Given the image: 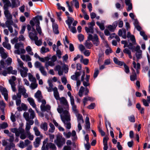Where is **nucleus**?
Instances as JSON below:
<instances>
[{
  "instance_id": "64",
  "label": "nucleus",
  "mask_w": 150,
  "mask_h": 150,
  "mask_svg": "<svg viewBox=\"0 0 150 150\" xmlns=\"http://www.w3.org/2000/svg\"><path fill=\"white\" fill-rule=\"evenodd\" d=\"M78 38L80 42L83 41L84 39V36L81 34H79L78 36Z\"/></svg>"
},
{
  "instance_id": "4",
  "label": "nucleus",
  "mask_w": 150,
  "mask_h": 150,
  "mask_svg": "<svg viewBox=\"0 0 150 150\" xmlns=\"http://www.w3.org/2000/svg\"><path fill=\"white\" fill-rule=\"evenodd\" d=\"M42 17L41 16H38L33 19L36 26V29L40 35H43L42 33V30L40 26V20H42Z\"/></svg>"
},
{
  "instance_id": "51",
  "label": "nucleus",
  "mask_w": 150,
  "mask_h": 150,
  "mask_svg": "<svg viewBox=\"0 0 150 150\" xmlns=\"http://www.w3.org/2000/svg\"><path fill=\"white\" fill-rule=\"evenodd\" d=\"M17 61L18 63L19 67H18V68H22L23 67H24L23 66V63L21 60V59L19 58L17 59Z\"/></svg>"
},
{
  "instance_id": "56",
  "label": "nucleus",
  "mask_w": 150,
  "mask_h": 150,
  "mask_svg": "<svg viewBox=\"0 0 150 150\" xmlns=\"http://www.w3.org/2000/svg\"><path fill=\"white\" fill-rule=\"evenodd\" d=\"M128 119L129 121L131 122H135V117L133 115L128 116Z\"/></svg>"
},
{
  "instance_id": "54",
  "label": "nucleus",
  "mask_w": 150,
  "mask_h": 150,
  "mask_svg": "<svg viewBox=\"0 0 150 150\" xmlns=\"http://www.w3.org/2000/svg\"><path fill=\"white\" fill-rule=\"evenodd\" d=\"M39 70L40 71V72L42 75L45 76H46L47 72L45 70V68L43 66L42 67H41V68H40Z\"/></svg>"
},
{
  "instance_id": "28",
  "label": "nucleus",
  "mask_w": 150,
  "mask_h": 150,
  "mask_svg": "<svg viewBox=\"0 0 150 150\" xmlns=\"http://www.w3.org/2000/svg\"><path fill=\"white\" fill-rule=\"evenodd\" d=\"M130 50L129 48H125L123 50V52L124 53L128 54L129 58L132 59V57Z\"/></svg>"
},
{
  "instance_id": "58",
  "label": "nucleus",
  "mask_w": 150,
  "mask_h": 150,
  "mask_svg": "<svg viewBox=\"0 0 150 150\" xmlns=\"http://www.w3.org/2000/svg\"><path fill=\"white\" fill-rule=\"evenodd\" d=\"M34 66L36 68H39V69H40V68L43 67L41 63L38 61H37L35 62Z\"/></svg>"
},
{
  "instance_id": "25",
  "label": "nucleus",
  "mask_w": 150,
  "mask_h": 150,
  "mask_svg": "<svg viewBox=\"0 0 150 150\" xmlns=\"http://www.w3.org/2000/svg\"><path fill=\"white\" fill-rule=\"evenodd\" d=\"M81 72L80 71H76L75 75H73L71 76V79L72 80L76 81L78 80V78L80 76Z\"/></svg>"
},
{
  "instance_id": "36",
  "label": "nucleus",
  "mask_w": 150,
  "mask_h": 150,
  "mask_svg": "<svg viewBox=\"0 0 150 150\" xmlns=\"http://www.w3.org/2000/svg\"><path fill=\"white\" fill-rule=\"evenodd\" d=\"M74 3V6L75 8H78L79 7V4L77 0H73L71 2V6L73 5Z\"/></svg>"
},
{
  "instance_id": "34",
  "label": "nucleus",
  "mask_w": 150,
  "mask_h": 150,
  "mask_svg": "<svg viewBox=\"0 0 150 150\" xmlns=\"http://www.w3.org/2000/svg\"><path fill=\"white\" fill-rule=\"evenodd\" d=\"M133 71V75L130 76V79L131 81H134L135 80L137 79V75L135 73V70L133 69H132Z\"/></svg>"
},
{
  "instance_id": "55",
  "label": "nucleus",
  "mask_w": 150,
  "mask_h": 150,
  "mask_svg": "<svg viewBox=\"0 0 150 150\" xmlns=\"http://www.w3.org/2000/svg\"><path fill=\"white\" fill-rule=\"evenodd\" d=\"M72 106V109L73 111L75 114H77L78 113V111L77 109V107L76 105H75L74 103L73 104H71Z\"/></svg>"
},
{
  "instance_id": "21",
  "label": "nucleus",
  "mask_w": 150,
  "mask_h": 150,
  "mask_svg": "<svg viewBox=\"0 0 150 150\" xmlns=\"http://www.w3.org/2000/svg\"><path fill=\"white\" fill-rule=\"evenodd\" d=\"M40 108L42 111L48 112L50 110L51 107L49 105H46L40 106Z\"/></svg>"
},
{
  "instance_id": "30",
  "label": "nucleus",
  "mask_w": 150,
  "mask_h": 150,
  "mask_svg": "<svg viewBox=\"0 0 150 150\" xmlns=\"http://www.w3.org/2000/svg\"><path fill=\"white\" fill-rule=\"evenodd\" d=\"M33 130L35 132V134L36 136H40L41 138L42 137V135L41 134L40 132L36 127H34Z\"/></svg>"
},
{
  "instance_id": "22",
  "label": "nucleus",
  "mask_w": 150,
  "mask_h": 150,
  "mask_svg": "<svg viewBox=\"0 0 150 150\" xmlns=\"http://www.w3.org/2000/svg\"><path fill=\"white\" fill-rule=\"evenodd\" d=\"M35 96L37 99L38 102H41L42 97L41 95V92L40 91H38L35 93Z\"/></svg>"
},
{
  "instance_id": "33",
  "label": "nucleus",
  "mask_w": 150,
  "mask_h": 150,
  "mask_svg": "<svg viewBox=\"0 0 150 150\" xmlns=\"http://www.w3.org/2000/svg\"><path fill=\"white\" fill-rule=\"evenodd\" d=\"M113 61L115 64L120 66L124 65V64H125L124 62L118 60L117 59L116 57L113 58Z\"/></svg>"
},
{
  "instance_id": "3",
  "label": "nucleus",
  "mask_w": 150,
  "mask_h": 150,
  "mask_svg": "<svg viewBox=\"0 0 150 150\" xmlns=\"http://www.w3.org/2000/svg\"><path fill=\"white\" fill-rule=\"evenodd\" d=\"M2 1L4 4L3 7L4 14L7 19L5 22L6 26L8 28L10 32L12 33L13 30L10 25L13 24V21L12 20V15L8 10L9 7H11V4L9 0H2Z\"/></svg>"
},
{
  "instance_id": "1",
  "label": "nucleus",
  "mask_w": 150,
  "mask_h": 150,
  "mask_svg": "<svg viewBox=\"0 0 150 150\" xmlns=\"http://www.w3.org/2000/svg\"><path fill=\"white\" fill-rule=\"evenodd\" d=\"M59 100L60 104L66 110H64L63 108H57L58 112L60 114L61 119L64 124V126L68 129L71 128L70 123L71 117L70 114L68 111L69 110V105L67 100L64 97H62Z\"/></svg>"
},
{
  "instance_id": "37",
  "label": "nucleus",
  "mask_w": 150,
  "mask_h": 150,
  "mask_svg": "<svg viewBox=\"0 0 150 150\" xmlns=\"http://www.w3.org/2000/svg\"><path fill=\"white\" fill-rule=\"evenodd\" d=\"M40 140V137H38L36 138L35 141L34 142V145L35 147H37L39 146Z\"/></svg>"
},
{
  "instance_id": "24",
  "label": "nucleus",
  "mask_w": 150,
  "mask_h": 150,
  "mask_svg": "<svg viewBox=\"0 0 150 150\" xmlns=\"http://www.w3.org/2000/svg\"><path fill=\"white\" fill-rule=\"evenodd\" d=\"M54 98L57 100H59L61 98L59 97V95L57 90V88L55 87L54 89Z\"/></svg>"
},
{
  "instance_id": "2",
  "label": "nucleus",
  "mask_w": 150,
  "mask_h": 150,
  "mask_svg": "<svg viewBox=\"0 0 150 150\" xmlns=\"http://www.w3.org/2000/svg\"><path fill=\"white\" fill-rule=\"evenodd\" d=\"M26 124L25 131L23 128V124H21L20 126L18 128H13L10 129L11 132L13 133H14L15 135L17 137L20 136V139H24L26 138V134L30 133V129L31 128V125H32L34 123V121L31 120L30 121H27Z\"/></svg>"
},
{
  "instance_id": "19",
  "label": "nucleus",
  "mask_w": 150,
  "mask_h": 150,
  "mask_svg": "<svg viewBox=\"0 0 150 150\" xmlns=\"http://www.w3.org/2000/svg\"><path fill=\"white\" fill-rule=\"evenodd\" d=\"M47 83L48 84L49 87L46 86V88L47 89L48 92H51L52 91H54V88H53V84L52 82V81L50 80H48Z\"/></svg>"
},
{
  "instance_id": "63",
  "label": "nucleus",
  "mask_w": 150,
  "mask_h": 150,
  "mask_svg": "<svg viewBox=\"0 0 150 150\" xmlns=\"http://www.w3.org/2000/svg\"><path fill=\"white\" fill-rule=\"evenodd\" d=\"M63 134L66 138H70V137L71 136V132H69L68 133L64 132L63 133Z\"/></svg>"
},
{
  "instance_id": "13",
  "label": "nucleus",
  "mask_w": 150,
  "mask_h": 150,
  "mask_svg": "<svg viewBox=\"0 0 150 150\" xmlns=\"http://www.w3.org/2000/svg\"><path fill=\"white\" fill-rule=\"evenodd\" d=\"M18 70L20 73L21 76L23 78L27 76L28 69L26 67H24L22 68H18Z\"/></svg>"
},
{
  "instance_id": "45",
  "label": "nucleus",
  "mask_w": 150,
  "mask_h": 150,
  "mask_svg": "<svg viewBox=\"0 0 150 150\" xmlns=\"http://www.w3.org/2000/svg\"><path fill=\"white\" fill-rule=\"evenodd\" d=\"M71 136L72 140H74L77 139V137L76 131L75 130H73L72 131Z\"/></svg>"
},
{
  "instance_id": "6",
  "label": "nucleus",
  "mask_w": 150,
  "mask_h": 150,
  "mask_svg": "<svg viewBox=\"0 0 150 150\" xmlns=\"http://www.w3.org/2000/svg\"><path fill=\"white\" fill-rule=\"evenodd\" d=\"M66 141L62 135H57L56 139L54 140V143L59 148L61 147L65 143Z\"/></svg>"
},
{
  "instance_id": "61",
  "label": "nucleus",
  "mask_w": 150,
  "mask_h": 150,
  "mask_svg": "<svg viewBox=\"0 0 150 150\" xmlns=\"http://www.w3.org/2000/svg\"><path fill=\"white\" fill-rule=\"evenodd\" d=\"M18 145L19 147L22 149L25 147L24 142L22 141H20L19 143L18 144Z\"/></svg>"
},
{
  "instance_id": "44",
  "label": "nucleus",
  "mask_w": 150,
  "mask_h": 150,
  "mask_svg": "<svg viewBox=\"0 0 150 150\" xmlns=\"http://www.w3.org/2000/svg\"><path fill=\"white\" fill-rule=\"evenodd\" d=\"M33 41H34L35 44L38 46H40L42 43V41L41 39H40L38 40V38L37 39Z\"/></svg>"
},
{
  "instance_id": "29",
  "label": "nucleus",
  "mask_w": 150,
  "mask_h": 150,
  "mask_svg": "<svg viewBox=\"0 0 150 150\" xmlns=\"http://www.w3.org/2000/svg\"><path fill=\"white\" fill-rule=\"evenodd\" d=\"M90 40L88 39L84 44L86 48L88 49H91L93 46L92 44L90 41Z\"/></svg>"
},
{
  "instance_id": "39",
  "label": "nucleus",
  "mask_w": 150,
  "mask_h": 150,
  "mask_svg": "<svg viewBox=\"0 0 150 150\" xmlns=\"http://www.w3.org/2000/svg\"><path fill=\"white\" fill-rule=\"evenodd\" d=\"M40 128L45 131H47V124L46 122H44L41 124Z\"/></svg>"
},
{
  "instance_id": "5",
  "label": "nucleus",
  "mask_w": 150,
  "mask_h": 150,
  "mask_svg": "<svg viewBox=\"0 0 150 150\" xmlns=\"http://www.w3.org/2000/svg\"><path fill=\"white\" fill-rule=\"evenodd\" d=\"M14 47L17 50H15V54H24L25 52V50L23 48V45L22 42H19L15 43Z\"/></svg>"
},
{
  "instance_id": "40",
  "label": "nucleus",
  "mask_w": 150,
  "mask_h": 150,
  "mask_svg": "<svg viewBox=\"0 0 150 150\" xmlns=\"http://www.w3.org/2000/svg\"><path fill=\"white\" fill-rule=\"evenodd\" d=\"M29 79L30 81L33 82H35L36 81L35 78L30 73L28 74Z\"/></svg>"
},
{
  "instance_id": "50",
  "label": "nucleus",
  "mask_w": 150,
  "mask_h": 150,
  "mask_svg": "<svg viewBox=\"0 0 150 150\" xmlns=\"http://www.w3.org/2000/svg\"><path fill=\"white\" fill-rule=\"evenodd\" d=\"M9 83L11 85L13 91L14 92H16V85L15 82L11 81L10 83Z\"/></svg>"
},
{
  "instance_id": "42",
  "label": "nucleus",
  "mask_w": 150,
  "mask_h": 150,
  "mask_svg": "<svg viewBox=\"0 0 150 150\" xmlns=\"http://www.w3.org/2000/svg\"><path fill=\"white\" fill-rule=\"evenodd\" d=\"M25 49L27 52L29 54L31 55H33V53L32 51V48L30 46H27L26 47Z\"/></svg>"
},
{
  "instance_id": "49",
  "label": "nucleus",
  "mask_w": 150,
  "mask_h": 150,
  "mask_svg": "<svg viewBox=\"0 0 150 150\" xmlns=\"http://www.w3.org/2000/svg\"><path fill=\"white\" fill-rule=\"evenodd\" d=\"M3 45L4 47L10 50L11 49V45L8 42H3Z\"/></svg>"
},
{
  "instance_id": "15",
  "label": "nucleus",
  "mask_w": 150,
  "mask_h": 150,
  "mask_svg": "<svg viewBox=\"0 0 150 150\" xmlns=\"http://www.w3.org/2000/svg\"><path fill=\"white\" fill-rule=\"evenodd\" d=\"M20 96H16L14 95L13 96L12 98L13 100H16V104L17 106H19L20 105L21 103V97Z\"/></svg>"
},
{
  "instance_id": "53",
  "label": "nucleus",
  "mask_w": 150,
  "mask_h": 150,
  "mask_svg": "<svg viewBox=\"0 0 150 150\" xmlns=\"http://www.w3.org/2000/svg\"><path fill=\"white\" fill-rule=\"evenodd\" d=\"M54 64V62L51 60H50L46 63L45 66L46 67H48L49 66L52 67L53 66Z\"/></svg>"
},
{
  "instance_id": "27",
  "label": "nucleus",
  "mask_w": 150,
  "mask_h": 150,
  "mask_svg": "<svg viewBox=\"0 0 150 150\" xmlns=\"http://www.w3.org/2000/svg\"><path fill=\"white\" fill-rule=\"evenodd\" d=\"M52 26L53 31L55 34H58L59 33L58 30V25L55 23H52Z\"/></svg>"
},
{
  "instance_id": "12",
  "label": "nucleus",
  "mask_w": 150,
  "mask_h": 150,
  "mask_svg": "<svg viewBox=\"0 0 150 150\" xmlns=\"http://www.w3.org/2000/svg\"><path fill=\"white\" fill-rule=\"evenodd\" d=\"M37 33L34 28L32 29V32L29 33V36L32 41L38 38L37 36Z\"/></svg>"
},
{
  "instance_id": "43",
  "label": "nucleus",
  "mask_w": 150,
  "mask_h": 150,
  "mask_svg": "<svg viewBox=\"0 0 150 150\" xmlns=\"http://www.w3.org/2000/svg\"><path fill=\"white\" fill-rule=\"evenodd\" d=\"M46 144V142L44 141L43 142V145L41 148L42 150H49V147L47 146V143Z\"/></svg>"
},
{
  "instance_id": "59",
  "label": "nucleus",
  "mask_w": 150,
  "mask_h": 150,
  "mask_svg": "<svg viewBox=\"0 0 150 150\" xmlns=\"http://www.w3.org/2000/svg\"><path fill=\"white\" fill-rule=\"evenodd\" d=\"M38 86V84L35 83V82H33L31 83L30 87L32 90H33L36 88Z\"/></svg>"
},
{
  "instance_id": "9",
  "label": "nucleus",
  "mask_w": 150,
  "mask_h": 150,
  "mask_svg": "<svg viewBox=\"0 0 150 150\" xmlns=\"http://www.w3.org/2000/svg\"><path fill=\"white\" fill-rule=\"evenodd\" d=\"M88 39L91 41L93 44L96 46H98L100 44V41L97 35L95 34L93 35L91 34H88Z\"/></svg>"
},
{
  "instance_id": "8",
  "label": "nucleus",
  "mask_w": 150,
  "mask_h": 150,
  "mask_svg": "<svg viewBox=\"0 0 150 150\" xmlns=\"http://www.w3.org/2000/svg\"><path fill=\"white\" fill-rule=\"evenodd\" d=\"M54 70L56 71H58V74L59 76L62 75L63 73V70H64V72L65 73H67L68 71V68L67 65H65L63 68H62L59 65L56 66L54 67Z\"/></svg>"
},
{
  "instance_id": "31",
  "label": "nucleus",
  "mask_w": 150,
  "mask_h": 150,
  "mask_svg": "<svg viewBox=\"0 0 150 150\" xmlns=\"http://www.w3.org/2000/svg\"><path fill=\"white\" fill-rule=\"evenodd\" d=\"M28 101L29 102L30 105L33 107H35L36 105L34 99L31 98H28L27 99Z\"/></svg>"
},
{
  "instance_id": "52",
  "label": "nucleus",
  "mask_w": 150,
  "mask_h": 150,
  "mask_svg": "<svg viewBox=\"0 0 150 150\" xmlns=\"http://www.w3.org/2000/svg\"><path fill=\"white\" fill-rule=\"evenodd\" d=\"M50 51L49 49L48 48H45L44 47H42L41 48L40 52L42 54H43Z\"/></svg>"
},
{
  "instance_id": "7",
  "label": "nucleus",
  "mask_w": 150,
  "mask_h": 150,
  "mask_svg": "<svg viewBox=\"0 0 150 150\" xmlns=\"http://www.w3.org/2000/svg\"><path fill=\"white\" fill-rule=\"evenodd\" d=\"M28 112H25L23 113V116L26 121H30V119H33L35 117V113L31 108L28 110Z\"/></svg>"
},
{
  "instance_id": "26",
  "label": "nucleus",
  "mask_w": 150,
  "mask_h": 150,
  "mask_svg": "<svg viewBox=\"0 0 150 150\" xmlns=\"http://www.w3.org/2000/svg\"><path fill=\"white\" fill-rule=\"evenodd\" d=\"M67 19L66 21L65 22L68 25V27H70V26L71 25L74 21V19L70 16H67Z\"/></svg>"
},
{
  "instance_id": "14",
  "label": "nucleus",
  "mask_w": 150,
  "mask_h": 150,
  "mask_svg": "<svg viewBox=\"0 0 150 150\" xmlns=\"http://www.w3.org/2000/svg\"><path fill=\"white\" fill-rule=\"evenodd\" d=\"M121 43L124 45V48H125L126 47H128L129 49L131 50L132 52L134 51V49H133V45L134 44L132 42V43H129L128 44L127 40H122L121 41Z\"/></svg>"
},
{
  "instance_id": "62",
  "label": "nucleus",
  "mask_w": 150,
  "mask_h": 150,
  "mask_svg": "<svg viewBox=\"0 0 150 150\" xmlns=\"http://www.w3.org/2000/svg\"><path fill=\"white\" fill-rule=\"evenodd\" d=\"M57 6L58 9L59 10H62L63 11H65V7L61 6L60 3H57Z\"/></svg>"
},
{
  "instance_id": "11",
  "label": "nucleus",
  "mask_w": 150,
  "mask_h": 150,
  "mask_svg": "<svg viewBox=\"0 0 150 150\" xmlns=\"http://www.w3.org/2000/svg\"><path fill=\"white\" fill-rule=\"evenodd\" d=\"M134 51L136 52L135 56L138 60L142 58V51L140 50V47L139 45H137L134 48Z\"/></svg>"
},
{
  "instance_id": "23",
  "label": "nucleus",
  "mask_w": 150,
  "mask_h": 150,
  "mask_svg": "<svg viewBox=\"0 0 150 150\" xmlns=\"http://www.w3.org/2000/svg\"><path fill=\"white\" fill-rule=\"evenodd\" d=\"M11 7L12 8L18 7L20 5V2L19 0H11Z\"/></svg>"
},
{
  "instance_id": "20",
  "label": "nucleus",
  "mask_w": 150,
  "mask_h": 150,
  "mask_svg": "<svg viewBox=\"0 0 150 150\" xmlns=\"http://www.w3.org/2000/svg\"><path fill=\"white\" fill-rule=\"evenodd\" d=\"M126 5L128 7L127 8V11L128 12L131 10L132 8V4L130 0H125Z\"/></svg>"
},
{
  "instance_id": "32",
  "label": "nucleus",
  "mask_w": 150,
  "mask_h": 150,
  "mask_svg": "<svg viewBox=\"0 0 150 150\" xmlns=\"http://www.w3.org/2000/svg\"><path fill=\"white\" fill-rule=\"evenodd\" d=\"M76 114L78 122H79L83 123L84 122V120L82 115L78 113Z\"/></svg>"
},
{
  "instance_id": "10",
  "label": "nucleus",
  "mask_w": 150,
  "mask_h": 150,
  "mask_svg": "<svg viewBox=\"0 0 150 150\" xmlns=\"http://www.w3.org/2000/svg\"><path fill=\"white\" fill-rule=\"evenodd\" d=\"M12 62V59L10 57H8L5 60L4 59L1 60L0 61V64L3 68H5L11 65Z\"/></svg>"
},
{
  "instance_id": "35",
  "label": "nucleus",
  "mask_w": 150,
  "mask_h": 150,
  "mask_svg": "<svg viewBox=\"0 0 150 150\" xmlns=\"http://www.w3.org/2000/svg\"><path fill=\"white\" fill-rule=\"evenodd\" d=\"M85 29L87 33H94L93 27L92 26H89L88 28L86 27L85 28Z\"/></svg>"
},
{
  "instance_id": "38",
  "label": "nucleus",
  "mask_w": 150,
  "mask_h": 150,
  "mask_svg": "<svg viewBox=\"0 0 150 150\" xmlns=\"http://www.w3.org/2000/svg\"><path fill=\"white\" fill-rule=\"evenodd\" d=\"M89 118L88 117H86L85 120V127L87 129H89L90 127V123L89 122Z\"/></svg>"
},
{
  "instance_id": "46",
  "label": "nucleus",
  "mask_w": 150,
  "mask_h": 150,
  "mask_svg": "<svg viewBox=\"0 0 150 150\" xmlns=\"http://www.w3.org/2000/svg\"><path fill=\"white\" fill-rule=\"evenodd\" d=\"M50 128L49 129L48 131L50 133H52L54 132L55 129V127L52 123H50L49 124Z\"/></svg>"
},
{
  "instance_id": "41",
  "label": "nucleus",
  "mask_w": 150,
  "mask_h": 150,
  "mask_svg": "<svg viewBox=\"0 0 150 150\" xmlns=\"http://www.w3.org/2000/svg\"><path fill=\"white\" fill-rule=\"evenodd\" d=\"M47 146L49 148L52 150H56L57 148L54 144L52 143H47Z\"/></svg>"
},
{
  "instance_id": "18",
  "label": "nucleus",
  "mask_w": 150,
  "mask_h": 150,
  "mask_svg": "<svg viewBox=\"0 0 150 150\" xmlns=\"http://www.w3.org/2000/svg\"><path fill=\"white\" fill-rule=\"evenodd\" d=\"M0 90L2 94L4 96L5 100H8V94L6 89L5 88H0Z\"/></svg>"
},
{
  "instance_id": "16",
  "label": "nucleus",
  "mask_w": 150,
  "mask_h": 150,
  "mask_svg": "<svg viewBox=\"0 0 150 150\" xmlns=\"http://www.w3.org/2000/svg\"><path fill=\"white\" fill-rule=\"evenodd\" d=\"M0 53L2 58L4 59H6L8 57V53L5 52L4 48L1 47H0Z\"/></svg>"
},
{
  "instance_id": "47",
  "label": "nucleus",
  "mask_w": 150,
  "mask_h": 150,
  "mask_svg": "<svg viewBox=\"0 0 150 150\" xmlns=\"http://www.w3.org/2000/svg\"><path fill=\"white\" fill-rule=\"evenodd\" d=\"M132 64L133 65V67L136 69H140V65L139 63H137L136 64L135 61H133Z\"/></svg>"
},
{
  "instance_id": "60",
  "label": "nucleus",
  "mask_w": 150,
  "mask_h": 150,
  "mask_svg": "<svg viewBox=\"0 0 150 150\" xmlns=\"http://www.w3.org/2000/svg\"><path fill=\"white\" fill-rule=\"evenodd\" d=\"M140 35L143 37V39L146 40L147 39V35L145 34L144 32L143 31H140Z\"/></svg>"
},
{
  "instance_id": "48",
  "label": "nucleus",
  "mask_w": 150,
  "mask_h": 150,
  "mask_svg": "<svg viewBox=\"0 0 150 150\" xmlns=\"http://www.w3.org/2000/svg\"><path fill=\"white\" fill-rule=\"evenodd\" d=\"M124 70L125 72L127 74H129L130 72L129 69V67L127 66L125 64H124Z\"/></svg>"
},
{
  "instance_id": "17",
  "label": "nucleus",
  "mask_w": 150,
  "mask_h": 150,
  "mask_svg": "<svg viewBox=\"0 0 150 150\" xmlns=\"http://www.w3.org/2000/svg\"><path fill=\"white\" fill-rule=\"evenodd\" d=\"M18 93L17 94L16 96H20L21 97V94L25 92L26 91V90L23 86H19L18 87Z\"/></svg>"
},
{
  "instance_id": "57",
  "label": "nucleus",
  "mask_w": 150,
  "mask_h": 150,
  "mask_svg": "<svg viewBox=\"0 0 150 150\" xmlns=\"http://www.w3.org/2000/svg\"><path fill=\"white\" fill-rule=\"evenodd\" d=\"M96 23L101 30H103L105 29L104 25L103 23H100L98 22H96Z\"/></svg>"
}]
</instances>
